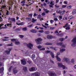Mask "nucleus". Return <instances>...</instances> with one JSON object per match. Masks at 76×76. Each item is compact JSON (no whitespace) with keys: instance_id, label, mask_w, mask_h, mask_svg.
I'll use <instances>...</instances> for the list:
<instances>
[{"instance_id":"nucleus-1","label":"nucleus","mask_w":76,"mask_h":76,"mask_svg":"<svg viewBox=\"0 0 76 76\" xmlns=\"http://www.w3.org/2000/svg\"><path fill=\"white\" fill-rule=\"evenodd\" d=\"M72 47L76 46V37L74 38L72 41Z\"/></svg>"},{"instance_id":"nucleus-2","label":"nucleus","mask_w":76,"mask_h":76,"mask_svg":"<svg viewBox=\"0 0 76 76\" xmlns=\"http://www.w3.org/2000/svg\"><path fill=\"white\" fill-rule=\"evenodd\" d=\"M48 74L49 75V76H57L56 73L53 71L48 72Z\"/></svg>"},{"instance_id":"nucleus-3","label":"nucleus","mask_w":76,"mask_h":76,"mask_svg":"<svg viewBox=\"0 0 76 76\" xmlns=\"http://www.w3.org/2000/svg\"><path fill=\"white\" fill-rule=\"evenodd\" d=\"M35 41L38 44H41V41H42V39L41 38H39L37 39H35Z\"/></svg>"},{"instance_id":"nucleus-4","label":"nucleus","mask_w":76,"mask_h":76,"mask_svg":"<svg viewBox=\"0 0 76 76\" xmlns=\"http://www.w3.org/2000/svg\"><path fill=\"white\" fill-rule=\"evenodd\" d=\"M58 65L59 67H62L63 69H66V66L63 65V64L60 63H58Z\"/></svg>"},{"instance_id":"nucleus-5","label":"nucleus","mask_w":76,"mask_h":76,"mask_svg":"<svg viewBox=\"0 0 76 76\" xmlns=\"http://www.w3.org/2000/svg\"><path fill=\"white\" fill-rule=\"evenodd\" d=\"M57 13H58L59 14H60L61 15H63L64 13H65V12H66V11L65 10H64L62 11H57Z\"/></svg>"},{"instance_id":"nucleus-6","label":"nucleus","mask_w":76,"mask_h":76,"mask_svg":"<svg viewBox=\"0 0 76 76\" xmlns=\"http://www.w3.org/2000/svg\"><path fill=\"white\" fill-rule=\"evenodd\" d=\"M37 70V68L34 67H32L29 69V70L30 72H34V71H36Z\"/></svg>"},{"instance_id":"nucleus-7","label":"nucleus","mask_w":76,"mask_h":76,"mask_svg":"<svg viewBox=\"0 0 76 76\" xmlns=\"http://www.w3.org/2000/svg\"><path fill=\"white\" fill-rule=\"evenodd\" d=\"M20 61L23 65H25L26 64V60L25 59H22Z\"/></svg>"},{"instance_id":"nucleus-8","label":"nucleus","mask_w":76,"mask_h":76,"mask_svg":"<svg viewBox=\"0 0 76 76\" xmlns=\"http://www.w3.org/2000/svg\"><path fill=\"white\" fill-rule=\"evenodd\" d=\"M27 47L29 48V49H32V48L33 47V45L31 43H29L28 44H27Z\"/></svg>"},{"instance_id":"nucleus-9","label":"nucleus","mask_w":76,"mask_h":76,"mask_svg":"<svg viewBox=\"0 0 76 76\" xmlns=\"http://www.w3.org/2000/svg\"><path fill=\"white\" fill-rule=\"evenodd\" d=\"M8 50H9V51L7 50H6L4 51V52L6 53L7 55H9V54H10V51H11L12 50V49L10 48Z\"/></svg>"},{"instance_id":"nucleus-10","label":"nucleus","mask_w":76,"mask_h":76,"mask_svg":"<svg viewBox=\"0 0 76 76\" xmlns=\"http://www.w3.org/2000/svg\"><path fill=\"white\" fill-rule=\"evenodd\" d=\"M66 7H67L66 5H62V8H59V11H61V10H62L63 9H64V8H66Z\"/></svg>"},{"instance_id":"nucleus-11","label":"nucleus","mask_w":76,"mask_h":76,"mask_svg":"<svg viewBox=\"0 0 76 76\" xmlns=\"http://www.w3.org/2000/svg\"><path fill=\"white\" fill-rule=\"evenodd\" d=\"M13 72H14V74H16V73H17L18 72V71L17 70H16V68H14L13 70Z\"/></svg>"},{"instance_id":"nucleus-12","label":"nucleus","mask_w":76,"mask_h":76,"mask_svg":"<svg viewBox=\"0 0 76 76\" xmlns=\"http://www.w3.org/2000/svg\"><path fill=\"white\" fill-rule=\"evenodd\" d=\"M23 70H24V72H26L28 71V69L27 67L26 66H24L23 67Z\"/></svg>"},{"instance_id":"nucleus-13","label":"nucleus","mask_w":76,"mask_h":76,"mask_svg":"<svg viewBox=\"0 0 76 76\" xmlns=\"http://www.w3.org/2000/svg\"><path fill=\"white\" fill-rule=\"evenodd\" d=\"M63 60L64 61H65L66 63H67V62H68V61H69V59L67 58H64Z\"/></svg>"},{"instance_id":"nucleus-14","label":"nucleus","mask_w":76,"mask_h":76,"mask_svg":"<svg viewBox=\"0 0 76 76\" xmlns=\"http://www.w3.org/2000/svg\"><path fill=\"white\" fill-rule=\"evenodd\" d=\"M36 76H40V73L38 72H36L34 73Z\"/></svg>"},{"instance_id":"nucleus-15","label":"nucleus","mask_w":76,"mask_h":76,"mask_svg":"<svg viewBox=\"0 0 76 76\" xmlns=\"http://www.w3.org/2000/svg\"><path fill=\"white\" fill-rule=\"evenodd\" d=\"M12 21L10 22V23H7V26H10V28L12 26Z\"/></svg>"},{"instance_id":"nucleus-16","label":"nucleus","mask_w":76,"mask_h":76,"mask_svg":"<svg viewBox=\"0 0 76 76\" xmlns=\"http://www.w3.org/2000/svg\"><path fill=\"white\" fill-rule=\"evenodd\" d=\"M9 20H11L12 22H15L16 20H15V18H9Z\"/></svg>"},{"instance_id":"nucleus-17","label":"nucleus","mask_w":76,"mask_h":76,"mask_svg":"<svg viewBox=\"0 0 76 76\" xmlns=\"http://www.w3.org/2000/svg\"><path fill=\"white\" fill-rule=\"evenodd\" d=\"M31 32H32V33H36V32H37V30H36L35 29H32L31 30Z\"/></svg>"},{"instance_id":"nucleus-18","label":"nucleus","mask_w":76,"mask_h":76,"mask_svg":"<svg viewBox=\"0 0 76 76\" xmlns=\"http://www.w3.org/2000/svg\"><path fill=\"white\" fill-rule=\"evenodd\" d=\"M50 55H51L52 58H54V54L53 52H51L50 53Z\"/></svg>"},{"instance_id":"nucleus-19","label":"nucleus","mask_w":76,"mask_h":76,"mask_svg":"<svg viewBox=\"0 0 76 76\" xmlns=\"http://www.w3.org/2000/svg\"><path fill=\"white\" fill-rule=\"evenodd\" d=\"M4 71V67H1L0 68V72L1 73Z\"/></svg>"},{"instance_id":"nucleus-20","label":"nucleus","mask_w":76,"mask_h":76,"mask_svg":"<svg viewBox=\"0 0 76 76\" xmlns=\"http://www.w3.org/2000/svg\"><path fill=\"white\" fill-rule=\"evenodd\" d=\"M56 59L58 61H61V59L58 57V56H56Z\"/></svg>"},{"instance_id":"nucleus-21","label":"nucleus","mask_w":76,"mask_h":76,"mask_svg":"<svg viewBox=\"0 0 76 76\" xmlns=\"http://www.w3.org/2000/svg\"><path fill=\"white\" fill-rule=\"evenodd\" d=\"M43 10L44 11H45V13H48L49 12V10H48L47 9H45V8H44Z\"/></svg>"},{"instance_id":"nucleus-22","label":"nucleus","mask_w":76,"mask_h":76,"mask_svg":"<svg viewBox=\"0 0 76 76\" xmlns=\"http://www.w3.org/2000/svg\"><path fill=\"white\" fill-rule=\"evenodd\" d=\"M63 44V43L62 42H59L57 44V45H60L61 46H62Z\"/></svg>"},{"instance_id":"nucleus-23","label":"nucleus","mask_w":76,"mask_h":76,"mask_svg":"<svg viewBox=\"0 0 76 76\" xmlns=\"http://www.w3.org/2000/svg\"><path fill=\"white\" fill-rule=\"evenodd\" d=\"M76 10H74L72 11V15H75L76 14Z\"/></svg>"},{"instance_id":"nucleus-24","label":"nucleus","mask_w":76,"mask_h":76,"mask_svg":"<svg viewBox=\"0 0 76 76\" xmlns=\"http://www.w3.org/2000/svg\"><path fill=\"white\" fill-rule=\"evenodd\" d=\"M7 47L13 46V43L11 42V44H8L7 45Z\"/></svg>"},{"instance_id":"nucleus-25","label":"nucleus","mask_w":76,"mask_h":76,"mask_svg":"<svg viewBox=\"0 0 76 76\" xmlns=\"http://www.w3.org/2000/svg\"><path fill=\"white\" fill-rule=\"evenodd\" d=\"M47 38L48 39H51L53 38V36H50V35H48L47 36Z\"/></svg>"},{"instance_id":"nucleus-26","label":"nucleus","mask_w":76,"mask_h":76,"mask_svg":"<svg viewBox=\"0 0 76 76\" xmlns=\"http://www.w3.org/2000/svg\"><path fill=\"white\" fill-rule=\"evenodd\" d=\"M26 19L27 20H28V21H31V18L27 17L26 18Z\"/></svg>"},{"instance_id":"nucleus-27","label":"nucleus","mask_w":76,"mask_h":76,"mask_svg":"<svg viewBox=\"0 0 76 76\" xmlns=\"http://www.w3.org/2000/svg\"><path fill=\"white\" fill-rule=\"evenodd\" d=\"M45 44L46 45H52V44H51V43H48V42L46 43Z\"/></svg>"},{"instance_id":"nucleus-28","label":"nucleus","mask_w":76,"mask_h":76,"mask_svg":"<svg viewBox=\"0 0 76 76\" xmlns=\"http://www.w3.org/2000/svg\"><path fill=\"white\" fill-rule=\"evenodd\" d=\"M65 50H66L65 49H62L60 50V52H61V53H63V51H64Z\"/></svg>"},{"instance_id":"nucleus-29","label":"nucleus","mask_w":76,"mask_h":76,"mask_svg":"<svg viewBox=\"0 0 76 76\" xmlns=\"http://www.w3.org/2000/svg\"><path fill=\"white\" fill-rule=\"evenodd\" d=\"M32 14H29L28 17H29V18H32Z\"/></svg>"},{"instance_id":"nucleus-30","label":"nucleus","mask_w":76,"mask_h":76,"mask_svg":"<svg viewBox=\"0 0 76 76\" xmlns=\"http://www.w3.org/2000/svg\"><path fill=\"white\" fill-rule=\"evenodd\" d=\"M27 30V28H26V27H24L23 28V31H25Z\"/></svg>"},{"instance_id":"nucleus-31","label":"nucleus","mask_w":76,"mask_h":76,"mask_svg":"<svg viewBox=\"0 0 76 76\" xmlns=\"http://www.w3.org/2000/svg\"><path fill=\"white\" fill-rule=\"evenodd\" d=\"M15 44L16 45H19V44H20V42H15Z\"/></svg>"},{"instance_id":"nucleus-32","label":"nucleus","mask_w":76,"mask_h":76,"mask_svg":"<svg viewBox=\"0 0 76 76\" xmlns=\"http://www.w3.org/2000/svg\"><path fill=\"white\" fill-rule=\"evenodd\" d=\"M12 66H11L10 67L9 69V72H10L12 70Z\"/></svg>"},{"instance_id":"nucleus-33","label":"nucleus","mask_w":76,"mask_h":76,"mask_svg":"<svg viewBox=\"0 0 76 76\" xmlns=\"http://www.w3.org/2000/svg\"><path fill=\"white\" fill-rule=\"evenodd\" d=\"M71 8H72V6L71 5L68 6L67 7L68 9H70Z\"/></svg>"},{"instance_id":"nucleus-34","label":"nucleus","mask_w":76,"mask_h":76,"mask_svg":"<svg viewBox=\"0 0 76 76\" xmlns=\"http://www.w3.org/2000/svg\"><path fill=\"white\" fill-rule=\"evenodd\" d=\"M21 4H24L25 3V0H24L23 1H22L21 2Z\"/></svg>"},{"instance_id":"nucleus-35","label":"nucleus","mask_w":76,"mask_h":76,"mask_svg":"<svg viewBox=\"0 0 76 76\" xmlns=\"http://www.w3.org/2000/svg\"><path fill=\"white\" fill-rule=\"evenodd\" d=\"M54 4L50 5L49 7H52V8H53V6H54Z\"/></svg>"},{"instance_id":"nucleus-36","label":"nucleus","mask_w":76,"mask_h":76,"mask_svg":"<svg viewBox=\"0 0 76 76\" xmlns=\"http://www.w3.org/2000/svg\"><path fill=\"white\" fill-rule=\"evenodd\" d=\"M6 7V5H2L1 7V9H5V7Z\"/></svg>"},{"instance_id":"nucleus-37","label":"nucleus","mask_w":76,"mask_h":76,"mask_svg":"<svg viewBox=\"0 0 76 76\" xmlns=\"http://www.w3.org/2000/svg\"><path fill=\"white\" fill-rule=\"evenodd\" d=\"M51 52L50 50H47L46 51V54H48V53H50Z\"/></svg>"},{"instance_id":"nucleus-38","label":"nucleus","mask_w":76,"mask_h":76,"mask_svg":"<svg viewBox=\"0 0 76 76\" xmlns=\"http://www.w3.org/2000/svg\"><path fill=\"white\" fill-rule=\"evenodd\" d=\"M60 41H61V42L63 41L64 40V39L63 38H60L59 39Z\"/></svg>"},{"instance_id":"nucleus-39","label":"nucleus","mask_w":76,"mask_h":76,"mask_svg":"<svg viewBox=\"0 0 76 76\" xmlns=\"http://www.w3.org/2000/svg\"><path fill=\"white\" fill-rule=\"evenodd\" d=\"M35 55L34 54H33V55H32V58H35Z\"/></svg>"},{"instance_id":"nucleus-40","label":"nucleus","mask_w":76,"mask_h":76,"mask_svg":"<svg viewBox=\"0 0 76 76\" xmlns=\"http://www.w3.org/2000/svg\"><path fill=\"white\" fill-rule=\"evenodd\" d=\"M36 22V20H34V18L32 19V22Z\"/></svg>"},{"instance_id":"nucleus-41","label":"nucleus","mask_w":76,"mask_h":76,"mask_svg":"<svg viewBox=\"0 0 76 76\" xmlns=\"http://www.w3.org/2000/svg\"><path fill=\"white\" fill-rule=\"evenodd\" d=\"M16 41V39H11V41L12 42H14V41Z\"/></svg>"},{"instance_id":"nucleus-42","label":"nucleus","mask_w":76,"mask_h":76,"mask_svg":"<svg viewBox=\"0 0 76 76\" xmlns=\"http://www.w3.org/2000/svg\"><path fill=\"white\" fill-rule=\"evenodd\" d=\"M73 18V16H70L69 17L68 19H72Z\"/></svg>"},{"instance_id":"nucleus-43","label":"nucleus","mask_w":76,"mask_h":76,"mask_svg":"<svg viewBox=\"0 0 76 76\" xmlns=\"http://www.w3.org/2000/svg\"><path fill=\"white\" fill-rule=\"evenodd\" d=\"M55 28V27H51L50 28V30H53V29H54Z\"/></svg>"},{"instance_id":"nucleus-44","label":"nucleus","mask_w":76,"mask_h":76,"mask_svg":"<svg viewBox=\"0 0 76 76\" xmlns=\"http://www.w3.org/2000/svg\"><path fill=\"white\" fill-rule=\"evenodd\" d=\"M39 32H40V33H43V32H44V30H39Z\"/></svg>"},{"instance_id":"nucleus-45","label":"nucleus","mask_w":76,"mask_h":76,"mask_svg":"<svg viewBox=\"0 0 76 76\" xmlns=\"http://www.w3.org/2000/svg\"><path fill=\"white\" fill-rule=\"evenodd\" d=\"M45 33L46 34H49V31H45Z\"/></svg>"},{"instance_id":"nucleus-46","label":"nucleus","mask_w":76,"mask_h":76,"mask_svg":"<svg viewBox=\"0 0 76 76\" xmlns=\"http://www.w3.org/2000/svg\"><path fill=\"white\" fill-rule=\"evenodd\" d=\"M59 18L60 20H61V19H62V16L61 15H60L59 17Z\"/></svg>"},{"instance_id":"nucleus-47","label":"nucleus","mask_w":76,"mask_h":76,"mask_svg":"<svg viewBox=\"0 0 76 76\" xmlns=\"http://www.w3.org/2000/svg\"><path fill=\"white\" fill-rule=\"evenodd\" d=\"M19 37H20V38H23L24 36H23V35H19Z\"/></svg>"},{"instance_id":"nucleus-48","label":"nucleus","mask_w":76,"mask_h":76,"mask_svg":"<svg viewBox=\"0 0 76 76\" xmlns=\"http://www.w3.org/2000/svg\"><path fill=\"white\" fill-rule=\"evenodd\" d=\"M33 25V24H31V25H28V28H31V27H32V25Z\"/></svg>"},{"instance_id":"nucleus-49","label":"nucleus","mask_w":76,"mask_h":76,"mask_svg":"<svg viewBox=\"0 0 76 76\" xmlns=\"http://www.w3.org/2000/svg\"><path fill=\"white\" fill-rule=\"evenodd\" d=\"M67 26H68V24L67 23L65 25L64 27V28H66V27H67Z\"/></svg>"},{"instance_id":"nucleus-50","label":"nucleus","mask_w":76,"mask_h":76,"mask_svg":"<svg viewBox=\"0 0 76 76\" xmlns=\"http://www.w3.org/2000/svg\"><path fill=\"white\" fill-rule=\"evenodd\" d=\"M55 7H56L57 8H58V7H60V6H57V4H56L55 5Z\"/></svg>"},{"instance_id":"nucleus-51","label":"nucleus","mask_w":76,"mask_h":76,"mask_svg":"<svg viewBox=\"0 0 76 76\" xmlns=\"http://www.w3.org/2000/svg\"><path fill=\"white\" fill-rule=\"evenodd\" d=\"M50 22L51 23H52L53 22H54V20H50Z\"/></svg>"},{"instance_id":"nucleus-52","label":"nucleus","mask_w":76,"mask_h":76,"mask_svg":"<svg viewBox=\"0 0 76 76\" xmlns=\"http://www.w3.org/2000/svg\"><path fill=\"white\" fill-rule=\"evenodd\" d=\"M3 24H0V30L1 29V26H3Z\"/></svg>"},{"instance_id":"nucleus-53","label":"nucleus","mask_w":76,"mask_h":76,"mask_svg":"<svg viewBox=\"0 0 76 76\" xmlns=\"http://www.w3.org/2000/svg\"><path fill=\"white\" fill-rule=\"evenodd\" d=\"M9 11H7V12L6 13V15H9Z\"/></svg>"},{"instance_id":"nucleus-54","label":"nucleus","mask_w":76,"mask_h":76,"mask_svg":"<svg viewBox=\"0 0 76 76\" xmlns=\"http://www.w3.org/2000/svg\"><path fill=\"white\" fill-rule=\"evenodd\" d=\"M2 21V17L1 16H0V23Z\"/></svg>"},{"instance_id":"nucleus-55","label":"nucleus","mask_w":76,"mask_h":76,"mask_svg":"<svg viewBox=\"0 0 76 76\" xmlns=\"http://www.w3.org/2000/svg\"><path fill=\"white\" fill-rule=\"evenodd\" d=\"M31 76H36L35 75V73H33L31 75Z\"/></svg>"},{"instance_id":"nucleus-56","label":"nucleus","mask_w":76,"mask_h":76,"mask_svg":"<svg viewBox=\"0 0 76 76\" xmlns=\"http://www.w3.org/2000/svg\"><path fill=\"white\" fill-rule=\"evenodd\" d=\"M70 27L69 26H68V27H67L66 28V30H69V29H70Z\"/></svg>"},{"instance_id":"nucleus-57","label":"nucleus","mask_w":76,"mask_h":76,"mask_svg":"<svg viewBox=\"0 0 76 76\" xmlns=\"http://www.w3.org/2000/svg\"><path fill=\"white\" fill-rule=\"evenodd\" d=\"M16 31H20V29L19 28H17L15 29Z\"/></svg>"},{"instance_id":"nucleus-58","label":"nucleus","mask_w":76,"mask_h":76,"mask_svg":"<svg viewBox=\"0 0 76 76\" xmlns=\"http://www.w3.org/2000/svg\"><path fill=\"white\" fill-rule=\"evenodd\" d=\"M41 47H41V45H39L38 46L37 48H39V49L41 48Z\"/></svg>"},{"instance_id":"nucleus-59","label":"nucleus","mask_w":76,"mask_h":76,"mask_svg":"<svg viewBox=\"0 0 76 76\" xmlns=\"http://www.w3.org/2000/svg\"><path fill=\"white\" fill-rule=\"evenodd\" d=\"M42 25V26L43 27H44V28H45V29H47V26H46L43 25V24Z\"/></svg>"},{"instance_id":"nucleus-60","label":"nucleus","mask_w":76,"mask_h":76,"mask_svg":"<svg viewBox=\"0 0 76 76\" xmlns=\"http://www.w3.org/2000/svg\"><path fill=\"white\" fill-rule=\"evenodd\" d=\"M60 52H58L57 53V56H58V55H60Z\"/></svg>"},{"instance_id":"nucleus-61","label":"nucleus","mask_w":76,"mask_h":76,"mask_svg":"<svg viewBox=\"0 0 76 76\" xmlns=\"http://www.w3.org/2000/svg\"><path fill=\"white\" fill-rule=\"evenodd\" d=\"M45 50V48H42L40 49L41 50Z\"/></svg>"},{"instance_id":"nucleus-62","label":"nucleus","mask_w":76,"mask_h":76,"mask_svg":"<svg viewBox=\"0 0 76 76\" xmlns=\"http://www.w3.org/2000/svg\"><path fill=\"white\" fill-rule=\"evenodd\" d=\"M23 23H22V22L20 23V25H21V26L23 25Z\"/></svg>"},{"instance_id":"nucleus-63","label":"nucleus","mask_w":76,"mask_h":76,"mask_svg":"<svg viewBox=\"0 0 76 76\" xmlns=\"http://www.w3.org/2000/svg\"><path fill=\"white\" fill-rule=\"evenodd\" d=\"M74 61L73 59H72L71 60V62L72 63H74Z\"/></svg>"},{"instance_id":"nucleus-64","label":"nucleus","mask_w":76,"mask_h":76,"mask_svg":"<svg viewBox=\"0 0 76 76\" xmlns=\"http://www.w3.org/2000/svg\"><path fill=\"white\" fill-rule=\"evenodd\" d=\"M37 15H38V14H37L36 13L34 14L33 15V16H34V17H35V16H37Z\"/></svg>"}]
</instances>
